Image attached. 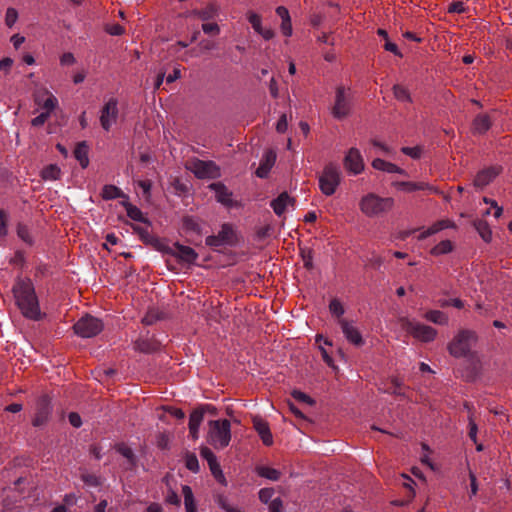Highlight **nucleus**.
<instances>
[{"mask_svg": "<svg viewBox=\"0 0 512 512\" xmlns=\"http://www.w3.org/2000/svg\"><path fill=\"white\" fill-rule=\"evenodd\" d=\"M17 234L23 241L31 243V236L29 234L28 229L25 226H18Z\"/></svg>", "mask_w": 512, "mask_h": 512, "instance_id": "obj_53", "label": "nucleus"}, {"mask_svg": "<svg viewBox=\"0 0 512 512\" xmlns=\"http://www.w3.org/2000/svg\"><path fill=\"white\" fill-rule=\"evenodd\" d=\"M338 323L349 343L353 344L354 346H362L364 344V340L359 329L354 325L352 321H348L347 319H340Z\"/></svg>", "mask_w": 512, "mask_h": 512, "instance_id": "obj_13", "label": "nucleus"}, {"mask_svg": "<svg viewBox=\"0 0 512 512\" xmlns=\"http://www.w3.org/2000/svg\"><path fill=\"white\" fill-rule=\"evenodd\" d=\"M490 119L486 115H479L473 122V128L478 133L486 132L490 128Z\"/></svg>", "mask_w": 512, "mask_h": 512, "instance_id": "obj_36", "label": "nucleus"}, {"mask_svg": "<svg viewBox=\"0 0 512 512\" xmlns=\"http://www.w3.org/2000/svg\"><path fill=\"white\" fill-rule=\"evenodd\" d=\"M276 161V153L272 150L267 151L261 160L259 167L256 170V175L264 178L268 175L270 169Z\"/></svg>", "mask_w": 512, "mask_h": 512, "instance_id": "obj_19", "label": "nucleus"}, {"mask_svg": "<svg viewBox=\"0 0 512 512\" xmlns=\"http://www.w3.org/2000/svg\"><path fill=\"white\" fill-rule=\"evenodd\" d=\"M200 455L207 461L208 465H210V463L217 462V457L208 447H201Z\"/></svg>", "mask_w": 512, "mask_h": 512, "instance_id": "obj_46", "label": "nucleus"}, {"mask_svg": "<svg viewBox=\"0 0 512 512\" xmlns=\"http://www.w3.org/2000/svg\"><path fill=\"white\" fill-rule=\"evenodd\" d=\"M293 204L294 200L284 192L271 202V207L275 214L281 216L289 207H292Z\"/></svg>", "mask_w": 512, "mask_h": 512, "instance_id": "obj_18", "label": "nucleus"}, {"mask_svg": "<svg viewBox=\"0 0 512 512\" xmlns=\"http://www.w3.org/2000/svg\"><path fill=\"white\" fill-rule=\"evenodd\" d=\"M73 329L78 336L82 338H91L103 330V323L98 318L85 315L74 324Z\"/></svg>", "mask_w": 512, "mask_h": 512, "instance_id": "obj_8", "label": "nucleus"}, {"mask_svg": "<svg viewBox=\"0 0 512 512\" xmlns=\"http://www.w3.org/2000/svg\"><path fill=\"white\" fill-rule=\"evenodd\" d=\"M102 198L105 200H112L116 198H127L120 188L114 185H105L102 189Z\"/></svg>", "mask_w": 512, "mask_h": 512, "instance_id": "obj_28", "label": "nucleus"}, {"mask_svg": "<svg viewBox=\"0 0 512 512\" xmlns=\"http://www.w3.org/2000/svg\"><path fill=\"white\" fill-rule=\"evenodd\" d=\"M118 108L117 101L115 99H110L103 107L100 122L106 131H108L111 126L115 123L117 119Z\"/></svg>", "mask_w": 512, "mask_h": 512, "instance_id": "obj_14", "label": "nucleus"}, {"mask_svg": "<svg viewBox=\"0 0 512 512\" xmlns=\"http://www.w3.org/2000/svg\"><path fill=\"white\" fill-rule=\"evenodd\" d=\"M116 450H117V452H119L122 456H124L127 459L128 464L131 468L135 467L136 459H135L134 453L130 447H128L124 443H120V444L116 445Z\"/></svg>", "mask_w": 512, "mask_h": 512, "instance_id": "obj_32", "label": "nucleus"}, {"mask_svg": "<svg viewBox=\"0 0 512 512\" xmlns=\"http://www.w3.org/2000/svg\"><path fill=\"white\" fill-rule=\"evenodd\" d=\"M13 65V60L9 57L0 60V71L8 73Z\"/></svg>", "mask_w": 512, "mask_h": 512, "instance_id": "obj_56", "label": "nucleus"}, {"mask_svg": "<svg viewBox=\"0 0 512 512\" xmlns=\"http://www.w3.org/2000/svg\"><path fill=\"white\" fill-rule=\"evenodd\" d=\"M477 342L475 332L469 330L460 331L448 345L449 353L456 357H466L471 371L465 376L467 380H474L482 371L483 364L480 356L472 352V347Z\"/></svg>", "mask_w": 512, "mask_h": 512, "instance_id": "obj_1", "label": "nucleus"}, {"mask_svg": "<svg viewBox=\"0 0 512 512\" xmlns=\"http://www.w3.org/2000/svg\"><path fill=\"white\" fill-rule=\"evenodd\" d=\"M276 13L281 18L282 21L287 20L288 18H290L289 11L285 7H283V6H279L276 9Z\"/></svg>", "mask_w": 512, "mask_h": 512, "instance_id": "obj_64", "label": "nucleus"}, {"mask_svg": "<svg viewBox=\"0 0 512 512\" xmlns=\"http://www.w3.org/2000/svg\"><path fill=\"white\" fill-rule=\"evenodd\" d=\"M180 76H181L180 68H174L173 72L166 77V81L168 83H172L175 80L179 79Z\"/></svg>", "mask_w": 512, "mask_h": 512, "instance_id": "obj_63", "label": "nucleus"}, {"mask_svg": "<svg viewBox=\"0 0 512 512\" xmlns=\"http://www.w3.org/2000/svg\"><path fill=\"white\" fill-rule=\"evenodd\" d=\"M187 168L198 178H217L220 170L212 161L193 160L187 164Z\"/></svg>", "mask_w": 512, "mask_h": 512, "instance_id": "obj_10", "label": "nucleus"}, {"mask_svg": "<svg viewBox=\"0 0 512 512\" xmlns=\"http://www.w3.org/2000/svg\"><path fill=\"white\" fill-rule=\"evenodd\" d=\"M474 226L476 230L478 231L479 235L485 242H490L492 239V231L489 227V225L482 220L476 221L474 223Z\"/></svg>", "mask_w": 512, "mask_h": 512, "instance_id": "obj_33", "label": "nucleus"}, {"mask_svg": "<svg viewBox=\"0 0 512 512\" xmlns=\"http://www.w3.org/2000/svg\"><path fill=\"white\" fill-rule=\"evenodd\" d=\"M402 152L413 159H419L422 155V148L420 146L403 147Z\"/></svg>", "mask_w": 512, "mask_h": 512, "instance_id": "obj_42", "label": "nucleus"}, {"mask_svg": "<svg viewBox=\"0 0 512 512\" xmlns=\"http://www.w3.org/2000/svg\"><path fill=\"white\" fill-rule=\"evenodd\" d=\"M372 167L376 170L388 172V173H402V169L393 163L386 162L380 158H376L372 161Z\"/></svg>", "mask_w": 512, "mask_h": 512, "instance_id": "obj_27", "label": "nucleus"}, {"mask_svg": "<svg viewBox=\"0 0 512 512\" xmlns=\"http://www.w3.org/2000/svg\"><path fill=\"white\" fill-rule=\"evenodd\" d=\"M280 28H281V32L284 36L290 37L292 35L291 18H288L287 20L282 21Z\"/></svg>", "mask_w": 512, "mask_h": 512, "instance_id": "obj_52", "label": "nucleus"}, {"mask_svg": "<svg viewBox=\"0 0 512 512\" xmlns=\"http://www.w3.org/2000/svg\"><path fill=\"white\" fill-rule=\"evenodd\" d=\"M248 21L252 25L253 29L262 35V37L266 40L271 39L274 36V32L270 28H263L261 25V17L254 13L249 12L248 13Z\"/></svg>", "mask_w": 512, "mask_h": 512, "instance_id": "obj_21", "label": "nucleus"}, {"mask_svg": "<svg viewBox=\"0 0 512 512\" xmlns=\"http://www.w3.org/2000/svg\"><path fill=\"white\" fill-rule=\"evenodd\" d=\"M182 494L184 497V505L186 512H197V506L192 489L188 485H184L182 486Z\"/></svg>", "mask_w": 512, "mask_h": 512, "instance_id": "obj_25", "label": "nucleus"}, {"mask_svg": "<svg viewBox=\"0 0 512 512\" xmlns=\"http://www.w3.org/2000/svg\"><path fill=\"white\" fill-rule=\"evenodd\" d=\"M422 449L424 451L423 455L421 456V462L425 465H427L431 470L435 471L436 467L433 464V462L430 460V448L427 444H422Z\"/></svg>", "mask_w": 512, "mask_h": 512, "instance_id": "obj_41", "label": "nucleus"}, {"mask_svg": "<svg viewBox=\"0 0 512 512\" xmlns=\"http://www.w3.org/2000/svg\"><path fill=\"white\" fill-rule=\"evenodd\" d=\"M449 12L454 13H463L465 11L464 3L463 2H453L450 4Z\"/></svg>", "mask_w": 512, "mask_h": 512, "instance_id": "obj_61", "label": "nucleus"}, {"mask_svg": "<svg viewBox=\"0 0 512 512\" xmlns=\"http://www.w3.org/2000/svg\"><path fill=\"white\" fill-rule=\"evenodd\" d=\"M499 173L500 169L497 167L484 169L476 175L474 185L477 187H484L488 185Z\"/></svg>", "mask_w": 512, "mask_h": 512, "instance_id": "obj_20", "label": "nucleus"}, {"mask_svg": "<svg viewBox=\"0 0 512 512\" xmlns=\"http://www.w3.org/2000/svg\"><path fill=\"white\" fill-rule=\"evenodd\" d=\"M186 467L192 472H198L199 463L198 459L194 454H188L185 460Z\"/></svg>", "mask_w": 512, "mask_h": 512, "instance_id": "obj_45", "label": "nucleus"}, {"mask_svg": "<svg viewBox=\"0 0 512 512\" xmlns=\"http://www.w3.org/2000/svg\"><path fill=\"white\" fill-rule=\"evenodd\" d=\"M477 425L476 423L470 419L469 421V437L473 440V442L476 443V439H477Z\"/></svg>", "mask_w": 512, "mask_h": 512, "instance_id": "obj_62", "label": "nucleus"}, {"mask_svg": "<svg viewBox=\"0 0 512 512\" xmlns=\"http://www.w3.org/2000/svg\"><path fill=\"white\" fill-rule=\"evenodd\" d=\"M274 495V489L272 488H263L259 491V499L261 502L267 504Z\"/></svg>", "mask_w": 512, "mask_h": 512, "instance_id": "obj_47", "label": "nucleus"}, {"mask_svg": "<svg viewBox=\"0 0 512 512\" xmlns=\"http://www.w3.org/2000/svg\"><path fill=\"white\" fill-rule=\"evenodd\" d=\"M396 323L403 331L421 342H431L437 335V331L431 326L419 323L408 317H399Z\"/></svg>", "mask_w": 512, "mask_h": 512, "instance_id": "obj_6", "label": "nucleus"}, {"mask_svg": "<svg viewBox=\"0 0 512 512\" xmlns=\"http://www.w3.org/2000/svg\"><path fill=\"white\" fill-rule=\"evenodd\" d=\"M34 103L41 113L32 119L31 124L40 127L51 117L58 108V99L46 88L38 89L34 93Z\"/></svg>", "mask_w": 512, "mask_h": 512, "instance_id": "obj_4", "label": "nucleus"}, {"mask_svg": "<svg viewBox=\"0 0 512 512\" xmlns=\"http://www.w3.org/2000/svg\"><path fill=\"white\" fill-rule=\"evenodd\" d=\"M394 96L400 101H410V94L406 87L395 85L393 87Z\"/></svg>", "mask_w": 512, "mask_h": 512, "instance_id": "obj_39", "label": "nucleus"}, {"mask_svg": "<svg viewBox=\"0 0 512 512\" xmlns=\"http://www.w3.org/2000/svg\"><path fill=\"white\" fill-rule=\"evenodd\" d=\"M252 423L253 428L258 433L263 444L266 446H271L273 444V435L271 433L268 422L261 418L260 416H254L252 419Z\"/></svg>", "mask_w": 512, "mask_h": 512, "instance_id": "obj_15", "label": "nucleus"}, {"mask_svg": "<svg viewBox=\"0 0 512 512\" xmlns=\"http://www.w3.org/2000/svg\"><path fill=\"white\" fill-rule=\"evenodd\" d=\"M341 182V171L335 164H328L324 167L319 177V188L326 196L333 195Z\"/></svg>", "mask_w": 512, "mask_h": 512, "instance_id": "obj_7", "label": "nucleus"}, {"mask_svg": "<svg viewBox=\"0 0 512 512\" xmlns=\"http://www.w3.org/2000/svg\"><path fill=\"white\" fill-rule=\"evenodd\" d=\"M68 418H69L70 424L73 427L78 428V427L81 426L82 421H81V417H80L79 414L72 412V413L69 414Z\"/></svg>", "mask_w": 512, "mask_h": 512, "instance_id": "obj_59", "label": "nucleus"}, {"mask_svg": "<svg viewBox=\"0 0 512 512\" xmlns=\"http://www.w3.org/2000/svg\"><path fill=\"white\" fill-rule=\"evenodd\" d=\"M166 502L172 505L179 506L180 505V498L177 495L176 492L170 491L166 497Z\"/></svg>", "mask_w": 512, "mask_h": 512, "instance_id": "obj_60", "label": "nucleus"}, {"mask_svg": "<svg viewBox=\"0 0 512 512\" xmlns=\"http://www.w3.org/2000/svg\"><path fill=\"white\" fill-rule=\"evenodd\" d=\"M351 111V95L344 87H338L336 90L335 104L332 114L337 119L345 118Z\"/></svg>", "mask_w": 512, "mask_h": 512, "instance_id": "obj_11", "label": "nucleus"}, {"mask_svg": "<svg viewBox=\"0 0 512 512\" xmlns=\"http://www.w3.org/2000/svg\"><path fill=\"white\" fill-rule=\"evenodd\" d=\"M455 225L454 223L449 220V219H443V220H440L436 223H434L433 225H431L427 230L423 231L420 235H419V238H426L430 235H433L441 230H444V229H447V228H454Z\"/></svg>", "mask_w": 512, "mask_h": 512, "instance_id": "obj_24", "label": "nucleus"}, {"mask_svg": "<svg viewBox=\"0 0 512 512\" xmlns=\"http://www.w3.org/2000/svg\"><path fill=\"white\" fill-rule=\"evenodd\" d=\"M106 31L107 33H109L110 35H115V36H118V35H122L124 33V28L119 25V24H110V25H107L106 27Z\"/></svg>", "mask_w": 512, "mask_h": 512, "instance_id": "obj_51", "label": "nucleus"}, {"mask_svg": "<svg viewBox=\"0 0 512 512\" xmlns=\"http://www.w3.org/2000/svg\"><path fill=\"white\" fill-rule=\"evenodd\" d=\"M288 128V120L286 114H282L277 121L276 130L279 133H284Z\"/></svg>", "mask_w": 512, "mask_h": 512, "instance_id": "obj_50", "label": "nucleus"}, {"mask_svg": "<svg viewBox=\"0 0 512 512\" xmlns=\"http://www.w3.org/2000/svg\"><path fill=\"white\" fill-rule=\"evenodd\" d=\"M174 255L186 263H194L198 257L193 248L185 245L176 244Z\"/></svg>", "mask_w": 512, "mask_h": 512, "instance_id": "obj_22", "label": "nucleus"}, {"mask_svg": "<svg viewBox=\"0 0 512 512\" xmlns=\"http://www.w3.org/2000/svg\"><path fill=\"white\" fill-rule=\"evenodd\" d=\"M386 391L388 393L395 394V395H402V394H404V392H403V385L396 378H393L391 380V386L389 388H387Z\"/></svg>", "mask_w": 512, "mask_h": 512, "instance_id": "obj_43", "label": "nucleus"}, {"mask_svg": "<svg viewBox=\"0 0 512 512\" xmlns=\"http://www.w3.org/2000/svg\"><path fill=\"white\" fill-rule=\"evenodd\" d=\"M88 150V146L85 142L79 143L74 150V156L79 161L82 168H86L89 164Z\"/></svg>", "mask_w": 512, "mask_h": 512, "instance_id": "obj_26", "label": "nucleus"}, {"mask_svg": "<svg viewBox=\"0 0 512 512\" xmlns=\"http://www.w3.org/2000/svg\"><path fill=\"white\" fill-rule=\"evenodd\" d=\"M282 501L280 498H275L269 504V512H282Z\"/></svg>", "mask_w": 512, "mask_h": 512, "instance_id": "obj_54", "label": "nucleus"}, {"mask_svg": "<svg viewBox=\"0 0 512 512\" xmlns=\"http://www.w3.org/2000/svg\"><path fill=\"white\" fill-rule=\"evenodd\" d=\"M346 171L353 175H358L364 170V160L360 151L356 148H350L343 160Z\"/></svg>", "mask_w": 512, "mask_h": 512, "instance_id": "obj_12", "label": "nucleus"}, {"mask_svg": "<svg viewBox=\"0 0 512 512\" xmlns=\"http://www.w3.org/2000/svg\"><path fill=\"white\" fill-rule=\"evenodd\" d=\"M394 186L398 190H403V191H407V192L424 189L423 183L417 184L414 182H396V183H394Z\"/></svg>", "mask_w": 512, "mask_h": 512, "instance_id": "obj_38", "label": "nucleus"}, {"mask_svg": "<svg viewBox=\"0 0 512 512\" xmlns=\"http://www.w3.org/2000/svg\"><path fill=\"white\" fill-rule=\"evenodd\" d=\"M424 318L435 324H446L448 322L447 316L439 310H430L425 313Z\"/></svg>", "mask_w": 512, "mask_h": 512, "instance_id": "obj_31", "label": "nucleus"}, {"mask_svg": "<svg viewBox=\"0 0 512 512\" xmlns=\"http://www.w3.org/2000/svg\"><path fill=\"white\" fill-rule=\"evenodd\" d=\"M18 19V12L14 8H8L5 15V23L8 27H12Z\"/></svg>", "mask_w": 512, "mask_h": 512, "instance_id": "obj_44", "label": "nucleus"}, {"mask_svg": "<svg viewBox=\"0 0 512 512\" xmlns=\"http://www.w3.org/2000/svg\"><path fill=\"white\" fill-rule=\"evenodd\" d=\"M292 396L297 401L304 402V403H307L309 405L314 404V401L312 400V398L310 396H308L307 394L301 392V391L294 390L292 392Z\"/></svg>", "mask_w": 512, "mask_h": 512, "instance_id": "obj_48", "label": "nucleus"}, {"mask_svg": "<svg viewBox=\"0 0 512 512\" xmlns=\"http://www.w3.org/2000/svg\"><path fill=\"white\" fill-rule=\"evenodd\" d=\"M60 63L63 66H70L75 63V58L72 53H64L60 58Z\"/></svg>", "mask_w": 512, "mask_h": 512, "instance_id": "obj_55", "label": "nucleus"}, {"mask_svg": "<svg viewBox=\"0 0 512 512\" xmlns=\"http://www.w3.org/2000/svg\"><path fill=\"white\" fill-rule=\"evenodd\" d=\"M7 215L6 213L0 209V235L4 236L7 233L6 229Z\"/></svg>", "mask_w": 512, "mask_h": 512, "instance_id": "obj_57", "label": "nucleus"}, {"mask_svg": "<svg viewBox=\"0 0 512 512\" xmlns=\"http://www.w3.org/2000/svg\"><path fill=\"white\" fill-rule=\"evenodd\" d=\"M394 199L391 197H380L375 193H368L361 197L359 209L368 218L380 217L392 210Z\"/></svg>", "mask_w": 512, "mask_h": 512, "instance_id": "obj_3", "label": "nucleus"}, {"mask_svg": "<svg viewBox=\"0 0 512 512\" xmlns=\"http://www.w3.org/2000/svg\"><path fill=\"white\" fill-rule=\"evenodd\" d=\"M453 250V243L450 240H443L435 245L430 253L434 256L448 254Z\"/></svg>", "mask_w": 512, "mask_h": 512, "instance_id": "obj_30", "label": "nucleus"}, {"mask_svg": "<svg viewBox=\"0 0 512 512\" xmlns=\"http://www.w3.org/2000/svg\"><path fill=\"white\" fill-rule=\"evenodd\" d=\"M123 205L125 207L127 215L132 220H135V221H138V222H145L146 221L144 216H143V213L141 212V210L138 207L132 205L129 202H124Z\"/></svg>", "mask_w": 512, "mask_h": 512, "instance_id": "obj_35", "label": "nucleus"}, {"mask_svg": "<svg viewBox=\"0 0 512 512\" xmlns=\"http://www.w3.org/2000/svg\"><path fill=\"white\" fill-rule=\"evenodd\" d=\"M329 311L333 316L338 318V321L340 319H343L342 316H343L345 310H344L342 303L338 299H333L330 302Z\"/></svg>", "mask_w": 512, "mask_h": 512, "instance_id": "obj_37", "label": "nucleus"}, {"mask_svg": "<svg viewBox=\"0 0 512 512\" xmlns=\"http://www.w3.org/2000/svg\"><path fill=\"white\" fill-rule=\"evenodd\" d=\"M13 294L23 316L32 320H39L41 318L38 298L30 279H19L13 287Z\"/></svg>", "mask_w": 512, "mask_h": 512, "instance_id": "obj_2", "label": "nucleus"}, {"mask_svg": "<svg viewBox=\"0 0 512 512\" xmlns=\"http://www.w3.org/2000/svg\"><path fill=\"white\" fill-rule=\"evenodd\" d=\"M256 472L259 476L276 481L280 478V472L268 466H258Z\"/></svg>", "mask_w": 512, "mask_h": 512, "instance_id": "obj_34", "label": "nucleus"}, {"mask_svg": "<svg viewBox=\"0 0 512 512\" xmlns=\"http://www.w3.org/2000/svg\"><path fill=\"white\" fill-rule=\"evenodd\" d=\"M209 187L215 192V196L218 202L227 207H232L234 205L232 193L226 188L225 185L218 182L210 184Z\"/></svg>", "mask_w": 512, "mask_h": 512, "instance_id": "obj_17", "label": "nucleus"}, {"mask_svg": "<svg viewBox=\"0 0 512 512\" xmlns=\"http://www.w3.org/2000/svg\"><path fill=\"white\" fill-rule=\"evenodd\" d=\"M202 30L204 31V33L209 35H217L220 32L219 26L216 23L212 22L204 23L202 25Z\"/></svg>", "mask_w": 512, "mask_h": 512, "instance_id": "obj_49", "label": "nucleus"}, {"mask_svg": "<svg viewBox=\"0 0 512 512\" xmlns=\"http://www.w3.org/2000/svg\"><path fill=\"white\" fill-rule=\"evenodd\" d=\"M237 242V235L230 224H223L217 235L208 236L206 245L214 248L232 246Z\"/></svg>", "mask_w": 512, "mask_h": 512, "instance_id": "obj_9", "label": "nucleus"}, {"mask_svg": "<svg viewBox=\"0 0 512 512\" xmlns=\"http://www.w3.org/2000/svg\"><path fill=\"white\" fill-rule=\"evenodd\" d=\"M61 176V169L55 165V164H50L48 166H46L45 168H43V170L41 171V177L43 180H46V181H55V180H58Z\"/></svg>", "mask_w": 512, "mask_h": 512, "instance_id": "obj_29", "label": "nucleus"}, {"mask_svg": "<svg viewBox=\"0 0 512 512\" xmlns=\"http://www.w3.org/2000/svg\"><path fill=\"white\" fill-rule=\"evenodd\" d=\"M204 412L201 410H194L189 417V434L196 440L198 438L199 427L203 421Z\"/></svg>", "mask_w": 512, "mask_h": 512, "instance_id": "obj_23", "label": "nucleus"}, {"mask_svg": "<svg viewBox=\"0 0 512 512\" xmlns=\"http://www.w3.org/2000/svg\"><path fill=\"white\" fill-rule=\"evenodd\" d=\"M51 412L50 400L47 396H42L37 401L36 414L33 419L34 426L44 424Z\"/></svg>", "mask_w": 512, "mask_h": 512, "instance_id": "obj_16", "label": "nucleus"}, {"mask_svg": "<svg viewBox=\"0 0 512 512\" xmlns=\"http://www.w3.org/2000/svg\"><path fill=\"white\" fill-rule=\"evenodd\" d=\"M209 468H210V471L211 473L213 474V476L216 478V480L220 483H225V477H224V474L221 470V467L217 462H213V463H210L209 465Z\"/></svg>", "mask_w": 512, "mask_h": 512, "instance_id": "obj_40", "label": "nucleus"}, {"mask_svg": "<svg viewBox=\"0 0 512 512\" xmlns=\"http://www.w3.org/2000/svg\"><path fill=\"white\" fill-rule=\"evenodd\" d=\"M207 441L216 449L227 447L231 441V424L227 419L209 422Z\"/></svg>", "mask_w": 512, "mask_h": 512, "instance_id": "obj_5", "label": "nucleus"}, {"mask_svg": "<svg viewBox=\"0 0 512 512\" xmlns=\"http://www.w3.org/2000/svg\"><path fill=\"white\" fill-rule=\"evenodd\" d=\"M470 478V488H471V496H475L478 492V484L476 476L473 472L470 471L469 473Z\"/></svg>", "mask_w": 512, "mask_h": 512, "instance_id": "obj_58", "label": "nucleus"}]
</instances>
